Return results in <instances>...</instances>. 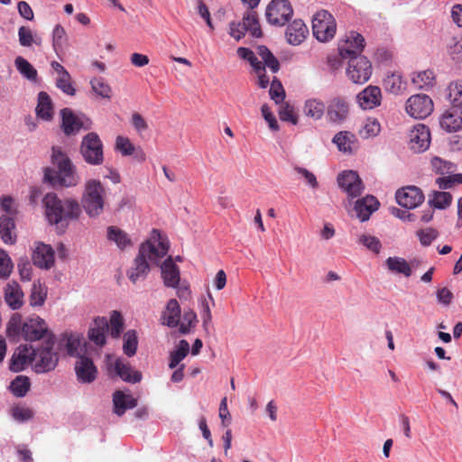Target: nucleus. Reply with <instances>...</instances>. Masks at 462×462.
Here are the masks:
<instances>
[{
  "instance_id": "nucleus-1",
  "label": "nucleus",
  "mask_w": 462,
  "mask_h": 462,
  "mask_svg": "<svg viewBox=\"0 0 462 462\" xmlns=\"http://www.w3.org/2000/svg\"><path fill=\"white\" fill-rule=\"evenodd\" d=\"M169 248L168 239L163 237L158 230L153 229L151 238L141 244L139 247L133 266L127 272L129 280L134 283L144 280L150 272L148 261L160 264L161 260L168 254Z\"/></svg>"
},
{
  "instance_id": "nucleus-2",
  "label": "nucleus",
  "mask_w": 462,
  "mask_h": 462,
  "mask_svg": "<svg viewBox=\"0 0 462 462\" xmlns=\"http://www.w3.org/2000/svg\"><path fill=\"white\" fill-rule=\"evenodd\" d=\"M45 216L51 225L62 232L68 227L70 221L79 219L81 214L80 204L74 199H60L50 192L42 199Z\"/></svg>"
},
{
  "instance_id": "nucleus-3",
  "label": "nucleus",
  "mask_w": 462,
  "mask_h": 462,
  "mask_svg": "<svg viewBox=\"0 0 462 462\" xmlns=\"http://www.w3.org/2000/svg\"><path fill=\"white\" fill-rule=\"evenodd\" d=\"M51 159L57 170L46 169L44 180L53 187L65 188L76 187L80 182V176L77 172L76 166L69 156L60 147L52 148Z\"/></svg>"
},
{
  "instance_id": "nucleus-4",
  "label": "nucleus",
  "mask_w": 462,
  "mask_h": 462,
  "mask_svg": "<svg viewBox=\"0 0 462 462\" xmlns=\"http://www.w3.org/2000/svg\"><path fill=\"white\" fill-rule=\"evenodd\" d=\"M106 197V188L101 181L90 179L85 182L80 208H84L89 217H97L104 211Z\"/></svg>"
},
{
  "instance_id": "nucleus-5",
  "label": "nucleus",
  "mask_w": 462,
  "mask_h": 462,
  "mask_svg": "<svg viewBox=\"0 0 462 462\" xmlns=\"http://www.w3.org/2000/svg\"><path fill=\"white\" fill-rule=\"evenodd\" d=\"M55 341V336L49 335L43 345L34 350L33 368L36 373H48L57 366L59 356L57 352L53 351Z\"/></svg>"
},
{
  "instance_id": "nucleus-6",
  "label": "nucleus",
  "mask_w": 462,
  "mask_h": 462,
  "mask_svg": "<svg viewBox=\"0 0 462 462\" xmlns=\"http://www.w3.org/2000/svg\"><path fill=\"white\" fill-rule=\"evenodd\" d=\"M80 154L90 165H101L104 162L103 143L97 134H86L80 144Z\"/></svg>"
},
{
  "instance_id": "nucleus-7",
  "label": "nucleus",
  "mask_w": 462,
  "mask_h": 462,
  "mask_svg": "<svg viewBox=\"0 0 462 462\" xmlns=\"http://www.w3.org/2000/svg\"><path fill=\"white\" fill-rule=\"evenodd\" d=\"M337 23L331 14L321 10L312 19V32L315 38L322 42L331 40L336 33Z\"/></svg>"
},
{
  "instance_id": "nucleus-8",
  "label": "nucleus",
  "mask_w": 462,
  "mask_h": 462,
  "mask_svg": "<svg viewBox=\"0 0 462 462\" xmlns=\"http://www.w3.org/2000/svg\"><path fill=\"white\" fill-rule=\"evenodd\" d=\"M372 70L370 60L363 55H357L348 60L346 73L353 83L364 84L371 78Z\"/></svg>"
},
{
  "instance_id": "nucleus-9",
  "label": "nucleus",
  "mask_w": 462,
  "mask_h": 462,
  "mask_svg": "<svg viewBox=\"0 0 462 462\" xmlns=\"http://www.w3.org/2000/svg\"><path fill=\"white\" fill-rule=\"evenodd\" d=\"M162 278L164 286L177 289V295L180 298L189 294V289L186 286H180V268L174 263L171 256H168L161 264Z\"/></svg>"
},
{
  "instance_id": "nucleus-10",
  "label": "nucleus",
  "mask_w": 462,
  "mask_h": 462,
  "mask_svg": "<svg viewBox=\"0 0 462 462\" xmlns=\"http://www.w3.org/2000/svg\"><path fill=\"white\" fill-rule=\"evenodd\" d=\"M247 32L255 38L262 36L257 14L253 9L245 13L242 22L238 23H233L230 25V34L236 41H239Z\"/></svg>"
},
{
  "instance_id": "nucleus-11",
  "label": "nucleus",
  "mask_w": 462,
  "mask_h": 462,
  "mask_svg": "<svg viewBox=\"0 0 462 462\" xmlns=\"http://www.w3.org/2000/svg\"><path fill=\"white\" fill-rule=\"evenodd\" d=\"M61 128L66 135H73L80 129L88 130L91 128V121L86 116L75 114L70 108L60 110Z\"/></svg>"
},
{
  "instance_id": "nucleus-12",
  "label": "nucleus",
  "mask_w": 462,
  "mask_h": 462,
  "mask_svg": "<svg viewBox=\"0 0 462 462\" xmlns=\"http://www.w3.org/2000/svg\"><path fill=\"white\" fill-rule=\"evenodd\" d=\"M433 108L432 99L425 94L412 95L405 104L407 114L416 119L426 118L432 113Z\"/></svg>"
},
{
  "instance_id": "nucleus-13",
  "label": "nucleus",
  "mask_w": 462,
  "mask_h": 462,
  "mask_svg": "<svg viewBox=\"0 0 462 462\" xmlns=\"http://www.w3.org/2000/svg\"><path fill=\"white\" fill-rule=\"evenodd\" d=\"M293 10L288 0H273L266 8V19L273 25L283 26L292 16Z\"/></svg>"
},
{
  "instance_id": "nucleus-14",
  "label": "nucleus",
  "mask_w": 462,
  "mask_h": 462,
  "mask_svg": "<svg viewBox=\"0 0 462 462\" xmlns=\"http://www.w3.org/2000/svg\"><path fill=\"white\" fill-rule=\"evenodd\" d=\"M49 335H53L49 331L45 320L39 316L30 318L23 324L22 336L26 341H37L42 338L47 339Z\"/></svg>"
},
{
  "instance_id": "nucleus-15",
  "label": "nucleus",
  "mask_w": 462,
  "mask_h": 462,
  "mask_svg": "<svg viewBox=\"0 0 462 462\" xmlns=\"http://www.w3.org/2000/svg\"><path fill=\"white\" fill-rule=\"evenodd\" d=\"M364 48L365 38L360 33L351 31L346 34L345 40L338 47V51L343 60H350L354 56L362 55Z\"/></svg>"
},
{
  "instance_id": "nucleus-16",
  "label": "nucleus",
  "mask_w": 462,
  "mask_h": 462,
  "mask_svg": "<svg viewBox=\"0 0 462 462\" xmlns=\"http://www.w3.org/2000/svg\"><path fill=\"white\" fill-rule=\"evenodd\" d=\"M326 111L330 123L340 125L348 117L349 103L345 97H335L329 100Z\"/></svg>"
},
{
  "instance_id": "nucleus-17",
  "label": "nucleus",
  "mask_w": 462,
  "mask_h": 462,
  "mask_svg": "<svg viewBox=\"0 0 462 462\" xmlns=\"http://www.w3.org/2000/svg\"><path fill=\"white\" fill-rule=\"evenodd\" d=\"M339 187L350 198H356L363 192L364 187L358 174L354 171H343L337 177Z\"/></svg>"
},
{
  "instance_id": "nucleus-18",
  "label": "nucleus",
  "mask_w": 462,
  "mask_h": 462,
  "mask_svg": "<svg viewBox=\"0 0 462 462\" xmlns=\"http://www.w3.org/2000/svg\"><path fill=\"white\" fill-rule=\"evenodd\" d=\"M397 203L405 208H415L424 200L422 191L415 186H408L396 192Z\"/></svg>"
},
{
  "instance_id": "nucleus-19",
  "label": "nucleus",
  "mask_w": 462,
  "mask_h": 462,
  "mask_svg": "<svg viewBox=\"0 0 462 462\" xmlns=\"http://www.w3.org/2000/svg\"><path fill=\"white\" fill-rule=\"evenodd\" d=\"M430 143V133L429 128L422 124L416 125L410 134L411 149L415 152H422L429 148Z\"/></svg>"
},
{
  "instance_id": "nucleus-20",
  "label": "nucleus",
  "mask_w": 462,
  "mask_h": 462,
  "mask_svg": "<svg viewBox=\"0 0 462 462\" xmlns=\"http://www.w3.org/2000/svg\"><path fill=\"white\" fill-rule=\"evenodd\" d=\"M34 349L31 346H19L12 356L9 368L13 372L23 371L29 364L33 362Z\"/></svg>"
},
{
  "instance_id": "nucleus-21",
  "label": "nucleus",
  "mask_w": 462,
  "mask_h": 462,
  "mask_svg": "<svg viewBox=\"0 0 462 462\" xmlns=\"http://www.w3.org/2000/svg\"><path fill=\"white\" fill-rule=\"evenodd\" d=\"M75 372L79 382L89 383L96 379L97 369L92 359L85 356H79L75 364Z\"/></svg>"
},
{
  "instance_id": "nucleus-22",
  "label": "nucleus",
  "mask_w": 462,
  "mask_h": 462,
  "mask_svg": "<svg viewBox=\"0 0 462 462\" xmlns=\"http://www.w3.org/2000/svg\"><path fill=\"white\" fill-rule=\"evenodd\" d=\"M34 265L41 269H51L54 265V250L49 245L38 243L32 254Z\"/></svg>"
},
{
  "instance_id": "nucleus-23",
  "label": "nucleus",
  "mask_w": 462,
  "mask_h": 462,
  "mask_svg": "<svg viewBox=\"0 0 462 462\" xmlns=\"http://www.w3.org/2000/svg\"><path fill=\"white\" fill-rule=\"evenodd\" d=\"M381 89L376 86H368L356 96V102L362 109H373L381 104Z\"/></svg>"
},
{
  "instance_id": "nucleus-24",
  "label": "nucleus",
  "mask_w": 462,
  "mask_h": 462,
  "mask_svg": "<svg viewBox=\"0 0 462 462\" xmlns=\"http://www.w3.org/2000/svg\"><path fill=\"white\" fill-rule=\"evenodd\" d=\"M108 331V321L105 317H97L94 319L88 330V338L97 346H102L106 344V333Z\"/></svg>"
},
{
  "instance_id": "nucleus-25",
  "label": "nucleus",
  "mask_w": 462,
  "mask_h": 462,
  "mask_svg": "<svg viewBox=\"0 0 462 462\" xmlns=\"http://www.w3.org/2000/svg\"><path fill=\"white\" fill-rule=\"evenodd\" d=\"M379 202L374 196H365L356 201L354 210L356 217L364 222L368 220L371 214L377 210Z\"/></svg>"
},
{
  "instance_id": "nucleus-26",
  "label": "nucleus",
  "mask_w": 462,
  "mask_h": 462,
  "mask_svg": "<svg viewBox=\"0 0 462 462\" xmlns=\"http://www.w3.org/2000/svg\"><path fill=\"white\" fill-rule=\"evenodd\" d=\"M5 300L12 310H19L23 304V292L20 284L9 282L5 287Z\"/></svg>"
},
{
  "instance_id": "nucleus-27",
  "label": "nucleus",
  "mask_w": 462,
  "mask_h": 462,
  "mask_svg": "<svg viewBox=\"0 0 462 462\" xmlns=\"http://www.w3.org/2000/svg\"><path fill=\"white\" fill-rule=\"evenodd\" d=\"M82 337L77 333H65L62 335L61 342L64 345L67 354L69 356H85L84 346L82 345Z\"/></svg>"
},
{
  "instance_id": "nucleus-28",
  "label": "nucleus",
  "mask_w": 462,
  "mask_h": 462,
  "mask_svg": "<svg viewBox=\"0 0 462 462\" xmlns=\"http://www.w3.org/2000/svg\"><path fill=\"white\" fill-rule=\"evenodd\" d=\"M309 31L300 19L294 20L286 29L285 36L288 42L291 45H299L306 38Z\"/></svg>"
},
{
  "instance_id": "nucleus-29",
  "label": "nucleus",
  "mask_w": 462,
  "mask_h": 462,
  "mask_svg": "<svg viewBox=\"0 0 462 462\" xmlns=\"http://www.w3.org/2000/svg\"><path fill=\"white\" fill-rule=\"evenodd\" d=\"M439 124L442 129L454 133L462 128V110L454 108L447 110L440 117Z\"/></svg>"
},
{
  "instance_id": "nucleus-30",
  "label": "nucleus",
  "mask_w": 462,
  "mask_h": 462,
  "mask_svg": "<svg viewBox=\"0 0 462 462\" xmlns=\"http://www.w3.org/2000/svg\"><path fill=\"white\" fill-rule=\"evenodd\" d=\"M115 371L116 374L126 383H136L142 380L141 372L134 370L128 363H125L121 359L116 360Z\"/></svg>"
},
{
  "instance_id": "nucleus-31",
  "label": "nucleus",
  "mask_w": 462,
  "mask_h": 462,
  "mask_svg": "<svg viewBox=\"0 0 462 462\" xmlns=\"http://www.w3.org/2000/svg\"><path fill=\"white\" fill-rule=\"evenodd\" d=\"M332 142L337 145V149L344 152L351 154L356 149V137L348 131H341L337 133Z\"/></svg>"
},
{
  "instance_id": "nucleus-32",
  "label": "nucleus",
  "mask_w": 462,
  "mask_h": 462,
  "mask_svg": "<svg viewBox=\"0 0 462 462\" xmlns=\"http://www.w3.org/2000/svg\"><path fill=\"white\" fill-rule=\"evenodd\" d=\"M114 411L122 416L126 410L133 409L137 405L136 400L131 394H125L116 391L113 395Z\"/></svg>"
},
{
  "instance_id": "nucleus-33",
  "label": "nucleus",
  "mask_w": 462,
  "mask_h": 462,
  "mask_svg": "<svg viewBox=\"0 0 462 462\" xmlns=\"http://www.w3.org/2000/svg\"><path fill=\"white\" fill-rule=\"evenodd\" d=\"M162 324L170 328H175L180 323V307L175 299L168 301L164 311L162 312Z\"/></svg>"
},
{
  "instance_id": "nucleus-34",
  "label": "nucleus",
  "mask_w": 462,
  "mask_h": 462,
  "mask_svg": "<svg viewBox=\"0 0 462 462\" xmlns=\"http://www.w3.org/2000/svg\"><path fill=\"white\" fill-rule=\"evenodd\" d=\"M106 236L109 241L115 243L118 249L122 251L133 245L129 235L117 226H108Z\"/></svg>"
},
{
  "instance_id": "nucleus-35",
  "label": "nucleus",
  "mask_w": 462,
  "mask_h": 462,
  "mask_svg": "<svg viewBox=\"0 0 462 462\" xmlns=\"http://www.w3.org/2000/svg\"><path fill=\"white\" fill-rule=\"evenodd\" d=\"M36 115L44 121H51L53 116V106L50 96L41 91L38 94V104L35 108Z\"/></svg>"
},
{
  "instance_id": "nucleus-36",
  "label": "nucleus",
  "mask_w": 462,
  "mask_h": 462,
  "mask_svg": "<svg viewBox=\"0 0 462 462\" xmlns=\"http://www.w3.org/2000/svg\"><path fill=\"white\" fill-rule=\"evenodd\" d=\"M411 82L418 89L429 90L436 82V77L432 70L426 69L413 73Z\"/></svg>"
},
{
  "instance_id": "nucleus-37",
  "label": "nucleus",
  "mask_w": 462,
  "mask_h": 462,
  "mask_svg": "<svg viewBox=\"0 0 462 462\" xmlns=\"http://www.w3.org/2000/svg\"><path fill=\"white\" fill-rule=\"evenodd\" d=\"M385 265L388 270L395 274H402L410 277L412 273L411 267L409 263L402 257L391 256L385 260Z\"/></svg>"
},
{
  "instance_id": "nucleus-38",
  "label": "nucleus",
  "mask_w": 462,
  "mask_h": 462,
  "mask_svg": "<svg viewBox=\"0 0 462 462\" xmlns=\"http://www.w3.org/2000/svg\"><path fill=\"white\" fill-rule=\"evenodd\" d=\"M15 224L12 217H0V237L4 243L13 245L16 241V236L14 233Z\"/></svg>"
},
{
  "instance_id": "nucleus-39",
  "label": "nucleus",
  "mask_w": 462,
  "mask_h": 462,
  "mask_svg": "<svg viewBox=\"0 0 462 462\" xmlns=\"http://www.w3.org/2000/svg\"><path fill=\"white\" fill-rule=\"evenodd\" d=\"M14 66L23 78L29 81L36 82L38 72L26 59L22 56L16 57L14 60Z\"/></svg>"
},
{
  "instance_id": "nucleus-40",
  "label": "nucleus",
  "mask_w": 462,
  "mask_h": 462,
  "mask_svg": "<svg viewBox=\"0 0 462 462\" xmlns=\"http://www.w3.org/2000/svg\"><path fill=\"white\" fill-rule=\"evenodd\" d=\"M325 109V104L317 98L306 100L303 107L304 114L314 120L320 119L324 115Z\"/></svg>"
},
{
  "instance_id": "nucleus-41",
  "label": "nucleus",
  "mask_w": 462,
  "mask_h": 462,
  "mask_svg": "<svg viewBox=\"0 0 462 462\" xmlns=\"http://www.w3.org/2000/svg\"><path fill=\"white\" fill-rule=\"evenodd\" d=\"M383 86L386 91L394 95L401 94L405 88L401 74L396 72L386 75L383 79Z\"/></svg>"
},
{
  "instance_id": "nucleus-42",
  "label": "nucleus",
  "mask_w": 462,
  "mask_h": 462,
  "mask_svg": "<svg viewBox=\"0 0 462 462\" xmlns=\"http://www.w3.org/2000/svg\"><path fill=\"white\" fill-rule=\"evenodd\" d=\"M448 92V98L452 105V108L462 110V80L450 82Z\"/></svg>"
},
{
  "instance_id": "nucleus-43",
  "label": "nucleus",
  "mask_w": 462,
  "mask_h": 462,
  "mask_svg": "<svg viewBox=\"0 0 462 462\" xmlns=\"http://www.w3.org/2000/svg\"><path fill=\"white\" fill-rule=\"evenodd\" d=\"M47 287L40 282H34L30 294V304L32 307H41L44 304L47 298Z\"/></svg>"
},
{
  "instance_id": "nucleus-44",
  "label": "nucleus",
  "mask_w": 462,
  "mask_h": 462,
  "mask_svg": "<svg viewBox=\"0 0 462 462\" xmlns=\"http://www.w3.org/2000/svg\"><path fill=\"white\" fill-rule=\"evenodd\" d=\"M19 43L23 47H31L32 44L42 45V38L33 33L31 28L21 26L18 29Z\"/></svg>"
},
{
  "instance_id": "nucleus-45",
  "label": "nucleus",
  "mask_w": 462,
  "mask_h": 462,
  "mask_svg": "<svg viewBox=\"0 0 462 462\" xmlns=\"http://www.w3.org/2000/svg\"><path fill=\"white\" fill-rule=\"evenodd\" d=\"M257 53L262 59V63L263 62V66H264V68L268 67L273 73L278 72L280 69V63L266 46H258Z\"/></svg>"
},
{
  "instance_id": "nucleus-46",
  "label": "nucleus",
  "mask_w": 462,
  "mask_h": 462,
  "mask_svg": "<svg viewBox=\"0 0 462 462\" xmlns=\"http://www.w3.org/2000/svg\"><path fill=\"white\" fill-rule=\"evenodd\" d=\"M68 37L65 29L60 24H56L52 32V47L57 55H60L66 46Z\"/></svg>"
},
{
  "instance_id": "nucleus-47",
  "label": "nucleus",
  "mask_w": 462,
  "mask_h": 462,
  "mask_svg": "<svg viewBox=\"0 0 462 462\" xmlns=\"http://www.w3.org/2000/svg\"><path fill=\"white\" fill-rule=\"evenodd\" d=\"M189 345L187 340L182 339L180 341L177 349L172 351L170 356L169 367L175 368L188 355Z\"/></svg>"
},
{
  "instance_id": "nucleus-48",
  "label": "nucleus",
  "mask_w": 462,
  "mask_h": 462,
  "mask_svg": "<svg viewBox=\"0 0 462 462\" xmlns=\"http://www.w3.org/2000/svg\"><path fill=\"white\" fill-rule=\"evenodd\" d=\"M381 132V125L376 118H367L359 131L363 138L368 139L375 137Z\"/></svg>"
},
{
  "instance_id": "nucleus-49",
  "label": "nucleus",
  "mask_w": 462,
  "mask_h": 462,
  "mask_svg": "<svg viewBox=\"0 0 462 462\" xmlns=\"http://www.w3.org/2000/svg\"><path fill=\"white\" fill-rule=\"evenodd\" d=\"M432 170L443 177L447 174H451L457 171V166L449 162L443 160L439 157H434L431 160Z\"/></svg>"
},
{
  "instance_id": "nucleus-50",
  "label": "nucleus",
  "mask_w": 462,
  "mask_h": 462,
  "mask_svg": "<svg viewBox=\"0 0 462 462\" xmlns=\"http://www.w3.org/2000/svg\"><path fill=\"white\" fill-rule=\"evenodd\" d=\"M137 346L138 339L136 331L134 329L126 331L124 335V353L129 357L134 356L136 354Z\"/></svg>"
},
{
  "instance_id": "nucleus-51",
  "label": "nucleus",
  "mask_w": 462,
  "mask_h": 462,
  "mask_svg": "<svg viewBox=\"0 0 462 462\" xmlns=\"http://www.w3.org/2000/svg\"><path fill=\"white\" fill-rule=\"evenodd\" d=\"M110 335L114 338H118L124 329V319L117 310H113L108 323Z\"/></svg>"
},
{
  "instance_id": "nucleus-52",
  "label": "nucleus",
  "mask_w": 462,
  "mask_h": 462,
  "mask_svg": "<svg viewBox=\"0 0 462 462\" xmlns=\"http://www.w3.org/2000/svg\"><path fill=\"white\" fill-rule=\"evenodd\" d=\"M30 389L28 377L19 375L11 382L10 390L16 397H23Z\"/></svg>"
},
{
  "instance_id": "nucleus-53",
  "label": "nucleus",
  "mask_w": 462,
  "mask_h": 462,
  "mask_svg": "<svg viewBox=\"0 0 462 462\" xmlns=\"http://www.w3.org/2000/svg\"><path fill=\"white\" fill-rule=\"evenodd\" d=\"M237 55L243 59L247 60L254 71H263L264 66H263L262 61L258 60L253 51L245 47H239L237 49Z\"/></svg>"
},
{
  "instance_id": "nucleus-54",
  "label": "nucleus",
  "mask_w": 462,
  "mask_h": 462,
  "mask_svg": "<svg viewBox=\"0 0 462 462\" xmlns=\"http://www.w3.org/2000/svg\"><path fill=\"white\" fill-rule=\"evenodd\" d=\"M91 88L97 96L103 98H111L112 89L102 78H95L90 81Z\"/></svg>"
},
{
  "instance_id": "nucleus-55",
  "label": "nucleus",
  "mask_w": 462,
  "mask_h": 462,
  "mask_svg": "<svg viewBox=\"0 0 462 462\" xmlns=\"http://www.w3.org/2000/svg\"><path fill=\"white\" fill-rule=\"evenodd\" d=\"M357 242L376 254L380 253L382 248L380 240L376 236L371 235H361L358 237Z\"/></svg>"
},
{
  "instance_id": "nucleus-56",
  "label": "nucleus",
  "mask_w": 462,
  "mask_h": 462,
  "mask_svg": "<svg viewBox=\"0 0 462 462\" xmlns=\"http://www.w3.org/2000/svg\"><path fill=\"white\" fill-rule=\"evenodd\" d=\"M56 87L69 96H74L76 93L69 73H63V75L57 77Z\"/></svg>"
},
{
  "instance_id": "nucleus-57",
  "label": "nucleus",
  "mask_w": 462,
  "mask_h": 462,
  "mask_svg": "<svg viewBox=\"0 0 462 462\" xmlns=\"http://www.w3.org/2000/svg\"><path fill=\"white\" fill-rule=\"evenodd\" d=\"M14 268L13 262L4 249L0 248V278L7 279Z\"/></svg>"
},
{
  "instance_id": "nucleus-58",
  "label": "nucleus",
  "mask_w": 462,
  "mask_h": 462,
  "mask_svg": "<svg viewBox=\"0 0 462 462\" xmlns=\"http://www.w3.org/2000/svg\"><path fill=\"white\" fill-rule=\"evenodd\" d=\"M436 182L440 189H447L455 184H462V174L455 172L447 174L444 177L438 178Z\"/></svg>"
},
{
  "instance_id": "nucleus-59",
  "label": "nucleus",
  "mask_w": 462,
  "mask_h": 462,
  "mask_svg": "<svg viewBox=\"0 0 462 462\" xmlns=\"http://www.w3.org/2000/svg\"><path fill=\"white\" fill-rule=\"evenodd\" d=\"M23 324L21 316L17 313L14 314L7 324V336L9 337H16L22 334Z\"/></svg>"
},
{
  "instance_id": "nucleus-60",
  "label": "nucleus",
  "mask_w": 462,
  "mask_h": 462,
  "mask_svg": "<svg viewBox=\"0 0 462 462\" xmlns=\"http://www.w3.org/2000/svg\"><path fill=\"white\" fill-rule=\"evenodd\" d=\"M270 97L276 103L280 104L283 101L285 97V91L280 80L276 78L271 82V87L269 90Z\"/></svg>"
},
{
  "instance_id": "nucleus-61",
  "label": "nucleus",
  "mask_w": 462,
  "mask_h": 462,
  "mask_svg": "<svg viewBox=\"0 0 462 462\" xmlns=\"http://www.w3.org/2000/svg\"><path fill=\"white\" fill-rule=\"evenodd\" d=\"M116 149L124 156L134 154L135 151L134 145L127 137L117 136L116 140Z\"/></svg>"
},
{
  "instance_id": "nucleus-62",
  "label": "nucleus",
  "mask_w": 462,
  "mask_h": 462,
  "mask_svg": "<svg viewBox=\"0 0 462 462\" xmlns=\"http://www.w3.org/2000/svg\"><path fill=\"white\" fill-rule=\"evenodd\" d=\"M452 196L449 192L437 191L434 193L433 199L431 200L433 206L439 209H444L450 205Z\"/></svg>"
},
{
  "instance_id": "nucleus-63",
  "label": "nucleus",
  "mask_w": 462,
  "mask_h": 462,
  "mask_svg": "<svg viewBox=\"0 0 462 462\" xmlns=\"http://www.w3.org/2000/svg\"><path fill=\"white\" fill-rule=\"evenodd\" d=\"M448 52L455 61L462 60V38H453L448 46Z\"/></svg>"
},
{
  "instance_id": "nucleus-64",
  "label": "nucleus",
  "mask_w": 462,
  "mask_h": 462,
  "mask_svg": "<svg viewBox=\"0 0 462 462\" xmlns=\"http://www.w3.org/2000/svg\"><path fill=\"white\" fill-rule=\"evenodd\" d=\"M197 321V315L193 311H186L183 314L182 321L179 323L180 328L179 330L181 334H188L190 330V328Z\"/></svg>"
}]
</instances>
